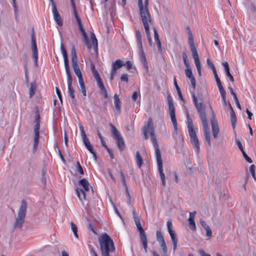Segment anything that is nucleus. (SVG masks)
<instances>
[{"instance_id": "nucleus-1", "label": "nucleus", "mask_w": 256, "mask_h": 256, "mask_svg": "<svg viewBox=\"0 0 256 256\" xmlns=\"http://www.w3.org/2000/svg\"><path fill=\"white\" fill-rule=\"evenodd\" d=\"M142 132L146 140H148V134H150L151 141L155 149L159 174L162 182V184L164 186L166 181L165 176L162 170V161L161 158L160 152L158 148V144L154 134V129L152 118H149L148 121L144 124L142 129Z\"/></svg>"}, {"instance_id": "nucleus-2", "label": "nucleus", "mask_w": 256, "mask_h": 256, "mask_svg": "<svg viewBox=\"0 0 256 256\" xmlns=\"http://www.w3.org/2000/svg\"><path fill=\"white\" fill-rule=\"evenodd\" d=\"M60 50L64 57V68L66 70V74L67 76L68 94L72 98V101H74L75 100V96L74 94V89L72 88V78L71 75L70 67L68 64V56L67 54V52L64 46V45L62 43L60 44Z\"/></svg>"}, {"instance_id": "nucleus-3", "label": "nucleus", "mask_w": 256, "mask_h": 256, "mask_svg": "<svg viewBox=\"0 0 256 256\" xmlns=\"http://www.w3.org/2000/svg\"><path fill=\"white\" fill-rule=\"evenodd\" d=\"M102 256H110V253L115 250L114 243L110 236L106 233L99 238Z\"/></svg>"}, {"instance_id": "nucleus-4", "label": "nucleus", "mask_w": 256, "mask_h": 256, "mask_svg": "<svg viewBox=\"0 0 256 256\" xmlns=\"http://www.w3.org/2000/svg\"><path fill=\"white\" fill-rule=\"evenodd\" d=\"M186 118L188 121V129L190 139V142L194 148H196V152L198 153L200 151L199 140L194 130L192 120L190 118L188 112L186 114Z\"/></svg>"}, {"instance_id": "nucleus-5", "label": "nucleus", "mask_w": 256, "mask_h": 256, "mask_svg": "<svg viewBox=\"0 0 256 256\" xmlns=\"http://www.w3.org/2000/svg\"><path fill=\"white\" fill-rule=\"evenodd\" d=\"M188 42L192 53V56L194 60V64L196 66L199 76L201 75V66L199 60V56L197 52L196 48L194 44L193 36L190 30L188 32Z\"/></svg>"}, {"instance_id": "nucleus-6", "label": "nucleus", "mask_w": 256, "mask_h": 256, "mask_svg": "<svg viewBox=\"0 0 256 256\" xmlns=\"http://www.w3.org/2000/svg\"><path fill=\"white\" fill-rule=\"evenodd\" d=\"M26 208L27 204L26 202L24 200H22L18 216L15 222V228H20L22 226L26 216Z\"/></svg>"}, {"instance_id": "nucleus-7", "label": "nucleus", "mask_w": 256, "mask_h": 256, "mask_svg": "<svg viewBox=\"0 0 256 256\" xmlns=\"http://www.w3.org/2000/svg\"><path fill=\"white\" fill-rule=\"evenodd\" d=\"M71 60L72 66L75 74L78 78L82 76V74L80 69L79 65L78 62V57L74 46H72L71 50Z\"/></svg>"}, {"instance_id": "nucleus-8", "label": "nucleus", "mask_w": 256, "mask_h": 256, "mask_svg": "<svg viewBox=\"0 0 256 256\" xmlns=\"http://www.w3.org/2000/svg\"><path fill=\"white\" fill-rule=\"evenodd\" d=\"M111 127V131L116 140V143L119 150L120 151L123 150L125 148V143L123 138L121 136L120 132L117 128L112 124H110Z\"/></svg>"}, {"instance_id": "nucleus-9", "label": "nucleus", "mask_w": 256, "mask_h": 256, "mask_svg": "<svg viewBox=\"0 0 256 256\" xmlns=\"http://www.w3.org/2000/svg\"><path fill=\"white\" fill-rule=\"evenodd\" d=\"M168 106L170 116L175 131L178 130L177 121L175 114V108L172 98L169 96L168 97Z\"/></svg>"}, {"instance_id": "nucleus-10", "label": "nucleus", "mask_w": 256, "mask_h": 256, "mask_svg": "<svg viewBox=\"0 0 256 256\" xmlns=\"http://www.w3.org/2000/svg\"><path fill=\"white\" fill-rule=\"evenodd\" d=\"M36 124L34 126V141L33 144V150L34 152H36L38 146L39 142V138H40V117L38 116L36 120Z\"/></svg>"}, {"instance_id": "nucleus-11", "label": "nucleus", "mask_w": 256, "mask_h": 256, "mask_svg": "<svg viewBox=\"0 0 256 256\" xmlns=\"http://www.w3.org/2000/svg\"><path fill=\"white\" fill-rule=\"evenodd\" d=\"M123 66L124 62L120 59H118L114 62H112L110 73V80H111L114 79V76L116 74L117 70L120 69Z\"/></svg>"}, {"instance_id": "nucleus-12", "label": "nucleus", "mask_w": 256, "mask_h": 256, "mask_svg": "<svg viewBox=\"0 0 256 256\" xmlns=\"http://www.w3.org/2000/svg\"><path fill=\"white\" fill-rule=\"evenodd\" d=\"M144 28L145 29L146 34V35L147 39L148 42V44L150 46H152V40L150 36V34L149 28V24H150L152 22L151 17L148 18H144L142 19Z\"/></svg>"}, {"instance_id": "nucleus-13", "label": "nucleus", "mask_w": 256, "mask_h": 256, "mask_svg": "<svg viewBox=\"0 0 256 256\" xmlns=\"http://www.w3.org/2000/svg\"><path fill=\"white\" fill-rule=\"evenodd\" d=\"M32 40V58L36 64L37 63L38 60V51L36 42V39L34 34L33 32L31 36Z\"/></svg>"}, {"instance_id": "nucleus-14", "label": "nucleus", "mask_w": 256, "mask_h": 256, "mask_svg": "<svg viewBox=\"0 0 256 256\" xmlns=\"http://www.w3.org/2000/svg\"><path fill=\"white\" fill-rule=\"evenodd\" d=\"M52 4V11L54 16V18L56 24L60 26H62L63 24V22L62 18L59 14L56 4H54L53 0H51Z\"/></svg>"}, {"instance_id": "nucleus-15", "label": "nucleus", "mask_w": 256, "mask_h": 256, "mask_svg": "<svg viewBox=\"0 0 256 256\" xmlns=\"http://www.w3.org/2000/svg\"><path fill=\"white\" fill-rule=\"evenodd\" d=\"M156 240L158 242L164 254L167 252V247L164 241L163 235L160 230H157L156 232Z\"/></svg>"}, {"instance_id": "nucleus-16", "label": "nucleus", "mask_w": 256, "mask_h": 256, "mask_svg": "<svg viewBox=\"0 0 256 256\" xmlns=\"http://www.w3.org/2000/svg\"><path fill=\"white\" fill-rule=\"evenodd\" d=\"M204 128V134L208 144H210V130L208 126L207 119L201 120Z\"/></svg>"}, {"instance_id": "nucleus-17", "label": "nucleus", "mask_w": 256, "mask_h": 256, "mask_svg": "<svg viewBox=\"0 0 256 256\" xmlns=\"http://www.w3.org/2000/svg\"><path fill=\"white\" fill-rule=\"evenodd\" d=\"M138 5L140 8L141 20L151 17L148 8L144 7L142 0H138Z\"/></svg>"}, {"instance_id": "nucleus-18", "label": "nucleus", "mask_w": 256, "mask_h": 256, "mask_svg": "<svg viewBox=\"0 0 256 256\" xmlns=\"http://www.w3.org/2000/svg\"><path fill=\"white\" fill-rule=\"evenodd\" d=\"M210 122L212 128V136L214 138H216L218 137L220 132V129L218 124L217 120L214 118H213L211 119Z\"/></svg>"}, {"instance_id": "nucleus-19", "label": "nucleus", "mask_w": 256, "mask_h": 256, "mask_svg": "<svg viewBox=\"0 0 256 256\" xmlns=\"http://www.w3.org/2000/svg\"><path fill=\"white\" fill-rule=\"evenodd\" d=\"M132 216L135 224L137 228L140 232V234L145 233L143 228L141 226L140 218L138 216V214L135 210L132 211Z\"/></svg>"}, {"instance_id": "nucleus-20", "label": "nucleus", "mask_w": 256, "mask_h": 256, "mask_svg": "<svg viewBox=\"0 0 256 256\" xmlns=\"http://www.w3.org/2000/svg\"><path fill=\"white\" fill-rule=\"evenodd\" d=\"M114 98L115 106V108L114 110V112L116 115H118L120 114L121 110V103L119 98V96L116 94L114 95Z\"/></svg>"}, {"instance_id": "nucleus-21", "label": "nucleus", "mask_w": 256, "mask_h": 256, "mask_svg": "<svg viewBox=\"0 0 256 256\" xmlns=\"http://www.w3.org/2000/svg\"><path fill=\"white\" fill-rule=\"evenodd\" d=\"M78 28L82 36L84 42L86 45L88 49L91 48L92 46L90 43L86 33L83 28L82 24L78 25Z\"/></svg>"}, {"instance_id": "nucleus-22", "label": "nucleus", "mask_w": 256, "mask_h": 256, "mask_svg": "<svg viewBox=\"0 0 256 256\" xmlns=\"http://www.w3.org/2000/svg\"><path fill=\"white\" fill-rule=\"evenodd\" d=\"M78 28L82 36L84 42L86 45L88 49L91 48L92 46L90 43L86 33L83 28L82 24L78 25Z\"/></svg>"}, {"instance_id": "nucleus-23", "label": "nucleus", "mask_w": 256, "mask_h": 256, "mask_svg": "<svg viewBox=\"0 0 256 256\" xmlns=\"http://www.w3.org/2000/svg\"><path fill=\"white\" fill-rule=\"evenodd\" d=\"M138 56L140 60V62L143 64L144 66L148 68V62H146V55L143 49L142 46L140 47H138Z\"/></svg>"}, {"instance_id": "nucleus-24", "label": "nucleus", "mask_w": 256, "mask_h": 256, "mask_svg": "<svg viewBox=\"0 0 256 256\" xmlns=\"http://www.w3.org/2000/svg\"><path fill=\"white\" fill-rule=\"evenodd\" d=\"M196 107L198 110V112L200 114V118L201 120L206 119L204 106L202 102H200L198 104H196Z\"/></svg>"}, {"instance_id": "nucleus-25", "label": "nucleus", "mask_w": 256, "mask_h": 256, "mask_svg": "<svg viewBox=\"0 0 256 256\" xmlns=\"http://www.w3.org/2000/svg\"><path fill=\"white\" fill-rule=\"evenodd\" d=\"M185 74L186 76L190 78L193 88H195L196 85V80L192 74L190 66L188 68H186L185 70Z\"/></svg>"}, {"instance_id": "nucleus-26", "label": "nucleus", "mask_w": 256, "mask_h": 256, "mask_svg": "<svg viewBox=\"0 0 256 256\" xmlns=\"http://www.w3.org/2000/svg\"><path fill=\"white\" fill-rule=\"evenodd\" d=\"M83 142L86 148L89 150V152L92 154L94 158L96 159L97 156L96 154V152L93 148L92 145L90 144L88 139V138H86L83 139Z\"/></svg>"}, {"instance_id": "nucleus-27", "label": "nucleus", "mask_w": 256, "mask_h": 256, "mask_svg": "<svg viewBox=\"0 0 256 256\" xmlns=\"http://www.w3.org/2000/svg\"><path fill=\"white\" fill-rule=\"evenodd\" d=\"M213 72H214V78H215L220 92V94H222V95H224V94L225 93V90L222 86L221 81H220V78H218V76L216 72V70H215V71H213Z\"/></svg>"}, {"instance_id": "nucleus-28", "label": "nucleus", "mask_w": 256, "mask_h": 256, "mask_svg": "<svg viewBox=\"0 0 256 256\" xmlns=\"http://www.w3.org/2000/svg\"><path fill=\"white\" fill-rule=\"evenodd\" d=\"M154 40L157 45L158 50L160 52H162V44L159 38L158 34L157 31V30L156 28H154Z\"/></svg>"}, {"instance_id": "nucleus-29", "label": "nucleus", "mask_w": 256, "mask_h": 256, "mask_svg": "<svg viewBox=\"0 0 256 256\" xmlns=\"http://www.w3.org/2000/svg\"><path fill=\"white\" fill-rule=\"evenodd\" d=\"M196 214V212L195 211L192 212H190V217L188 219L189 224L191 226L192 230H195L196 228V226L194 220Z\"/></svg>"}, {"instance_id": "nucleus-30", "label": "nucleus", "mask_w": 256, "mask_h": 256, "mask_svg": "<svg viewBox=\"0 0 256 256\" xmlns=\"http://www.w3.org/2000/svg\"><path fill=\"white\" fill-rule=\"evenodd\" d=\"M136 166L140 168L144 164L143 159L139 151H136Z\"/></svg>"}, {"instance_id": "nucleus-31", "label": "nucleus", "mask_w": 256, "mask_h": 256, "mask_svg": "<svg viewBox=\"0 0 256 256\" xmlns=\"http://www.w3.org/2000/svg\"><path fill=\"white\" fill-rule=\"evenodd\" d=\"M140 238L143 245V247L144 250V252H147V248H148V243H147V238L145 233L140 234Z\"/></svg>"}, {"instance_id": "nucleus-32", "label": "nucleus", "mask_w": 256, "mask_h": 256, "mask_svg": "<svg viewBox=\"0 0 256 256\" xmlns=\"http://www.w3.org/2000/svg\"><path fill=\"white\" fill-rule=\"evenodd\" d=\"M77 196L78 197L79 199L80 200H85L86 198V195L85 193V190H82L80 188H76V190Z\"/></svg>"}, {"instance_id": "nucleus-33", "label": "nucleus", "mask_w": 256, "mask_h": 256, "mask_svg": "<svg viewBox=\"0 0 256 256\" xmlns=\"http://www.w3.org/2000/svg\"><path fill=\"white\" fill-rule=\"evenodd\" d=\"M79 184L83 187L84 190L86 192L89 191L90 190V184L88 181L85 179L82 178L79 182Z\"/></svg>"}, {"instance_id": "nucleus-34", "label": "nucleus", "mask_w": 256, "mask_h": 256, "mask_svg": "<svg viewBox=\"0 0 256 256\" xmlns=\"http://www.w3.org/2000/svg\"><path fill=\"white\" fill-rule=\"evenodd\" d=\"M136 37L137 42V46L140 47L142 46V35L141 32L139 30H136Z\"/></svg>"}, {"instance_id": "nucleus-35", "label": "nucleus", "mask_w": 256, "mask_h": 256, "mask_svg": "<svg viewBox=\"0 0 256 256\" xmlns=\"http://www.w3.org/2000/svg\"><path fill=\"white\" fill-rule=\"evenodd\" d=\"M228 90H229L231 94L233 96L234 98V100L236 104L237 105L238 107L240 109H241V106H240V104L238 100V98H237L236 94L234 92V90H233L232 88H231V87H228Z\"/></svg>"}, {"instance_id": "nucleus-36", "label": "nucleus", "mask_w": 256, "mask_h": 256, "mask_svg": "<svg viewBox=\"0 0 256 256\" xmlns=\"http://www.w3.org/2000/svg\"><path fill=\"white\" fill-rule=\"evenodd\" d=\"M182 59H183V61H184V64L185 65V66H186V68H188L190 66V64L189 63V62H188V56H187V54L186 52L184 51L182 53Z\"/></svg>"}, {"instance_id": "nucleus-37", "label": "nucleus", "mask_w": 256, "mask_h": 256, "mask_svg": "<svg viewBox=\"0 0 256 256\" xmlns=\"http://www.w3.org/2000/svg\"><path fill=\"white\" fill-rule=\"evenodd\" d=\"M71 229L74 232V236L76 238H78V228L77 226L73 222H70Z\"/></svg>"}, {"instance_id": "nucleus-38", "label": "nucleus", "mask_w": 256, "mask_h": 256, "mask_svg": "<svg viewBox=\"0 0 256 256\" xmlns=\"http://www.w3.org/2000/svg\"><path fill=\"white\" fill-rule=\"evenodd\" d=\"M228 106H230V110H232V114H234L233 121L232 120V127L234 128L235 122H236V116L234 112V110H233V108H232V105H231V104H230V102H228Z\"/></svg>"}, {"instance_id": "nucleus-39", "label": "nucleus", "mask_w": 256, "mask_h": 256, "mask_svg": "<svg viewBox=\"0 0 256 256\" xmlns=\"http://www.w3.org/2000/svg\"><path fill=\"white\" fill-rule=\"evenodd\" d=\"M76 169L77 172H78L80 175H84V172L79 162H76Z\"/></svg>"}, {"instance_id": "nucleus-40", "label": "nucleus", "mask_w": 256, "mask_h": 256, "mask_svg": "<svg viewBox=\"0 0 256 256\" xmlns=\"http://www.w3.org/2000/svg\"><path fill=\"white\" fill-rule=\"evenodd\" d=\"M170 232L168 233L170 235L172 242V243L173 242H178V238L176 236L174 230V231L170 230Z\"/></svg>"}, {"instance_id": "nucleus-41", "label": "nucleus", "mask_w": 256, "mask_h": 256, "mask_svg": "<svg viewBox=\"0 0 256 256\" xmlns=\"http://www.w3.org/2000/svg\"><path fill=\"white\" fill-rule=\"evenodd\" d=\"M125 66L127 70H130L132 68V64L130 60H127L126 62H124V66Z\"/></svg>"}, {"instance_id": "nucleus-42", "label": "nucleus", "mask_w": 256, "mask_h": 256, "mask_svg": "<svg viewBox=\"0 0 256 256\" xmlns=\"http://www.w3.org/2000/svg\"><path fill=\"white\" fill-rule=\"evenodd\" d=\"M90 38H91L92 42V43L94 46H96V47H97L98 46L97 39H96L94 34L93 32L91 33Z\"/></svg>"}, {"instance_id": "nucleus-43", "label": "nucleus", "mask_w": 256, "mask_h": 256, "mask_svg": "<svg viewBox=\"0 0 256 256\" xmlns=\"http://www.w3.org/2000/svg\"><path fill=\"white\" fill-rule=\"evenodd\" d=\"M92 72L94 76V77L96 80L101 78L99 76L98 72V71L95 69L94 67L93 66L92 68Z\"/></svg>"}, {"instance_id": "nucleus-44", "label": "nucleus", "mask_w": 256, "mask_h": 256, "mask_svg": "<svg viewBox=\"0 0 256 256\" xmlns=\"http://www.w3.org/2000/svg\"><path fill=\"white\" fill-rule=\"evenodd\" d=\"M36 90V86L34 84H31L30 90V96H32L34 94Z\"/></svg>"}, {"instance_id": "nucleus-45", "label": "nucleus", "mask_w": 256, "mask_h": 256, "mask_svg": "<svg viewBox=\"0 0 256 256\" xmlns=\"http://www.w3.org/2000/svg\"><path fill=\"white\" fill-rule=\"evenodd\" d=\"M120 177H121V179H122V184H124V186H126V189H128L127 188L126 182V180L124 174L123 173V172L122 171L120 172Z\"/></svg>"}, {"instance_id": "nucleus-46", "label": "nucleus", "mask_w": 256, "mask_h": 256, "mask_svg": "<svg viewBox=\"0 0 256 256\" xmlns=\"http://www.w3.org/2000/svg\"><path fill=\"white\" fill-rule=\"evenodd\" d=\"M120 80L122 82H128V75L126 74H122L120 76Z\"/></svg>"}, {"instance_id": "nucleus-47", "label": "nucleus", "mask_w": 256, "mask_h": 256, "mask_svg": "<svg viewBox=\"0 0 256 256\" xmlns=\"http://www.w3.org/2000/svg\"><path fill=\"white\" fill-rule=\"evenodd\" d=\"M206 62L208 65L212 70L215 71V70H216V68L213 63L210 60L209 58L207 59Z\"/></svg>"}, {"instance_id": "nucleus-48", "label": "nucleus", "mask_w": 256, "mask_h": 256, "mask_svg": "<svg viewBox=\"0 0 256 256\" xmlns=\"http://www.w3.org/2000/svg\"><path fill=\"white\" fill-rule=\"evenodd\" d=\"M96 81V82H97V84H98V87L99 88L102 90L103 88H105L102 82V79L100 78Z\"/></svg>"}, {"instance_id": "nucleus-49", "label": "nucleus", "mask_w": 256, "mask_h": 256, "mask_svg": "<svg viewBox=\"0 0 256 256\" xmlns=\"http://www.w3.org/2000/svg\"><path fill=\"white\" fill-rule=\"evenodd\" d=\"M140 92H138L137 91H134L133 92L132 95V100L136 101L138 96H140Z\"/></svg>"}, {"instance_id": "nucleus-50", "label": "nucleus", "mask_w": 256, "mask_h": 256, "mask_svg": "<svg viewBox=\"0 0 256 256\" xmlns=\"http://www.w3.org/2000/svg\"><path fill=\"white\" fill-rule=\"evenodd\" d=\"M242 152L243 154V156L248 162L252 163V160L246 154L244 150L242 151Z\"/></svg>"}, {"instance_id": "nucleus-51", "label": "nucleus", "mask_w": 256, "mask_h": 256, "mask_svg": "<svg viewBox=\"0 0 256 256\" xmlns=\"http://www.w3.org/2000/svg\"><path fill=\"white\" fill-rule=\"evenodd\" d=\"M74 18L78 24V26L80 25V24H82V21H81V20H80V16H78L77 12H76L74 13Z\"/></svg>"}, {"instance_id": "nucleus-52", "label": "nucleus", "mask_w": 256, "mask_h": 256, "mask_svg": "<svg viewBox=\"0 0 256 256\" xmlns=\"http://www.w3.org/2000/svg\"><path fill=\"white\" fill-rule=\"evenodd\" d=\"M80 132H81V134H82V140L86 138H87L86 136V134H85V132L84 131V127L82 126H80Z\"/></svg>"}, {"instance_id": "nucleus-53", "label": "nucleus", "mask_w": 256, "mask_h": 256, "mask_svg": "<svg viewBox=\"0 0 256 256\" xmlns=\"http://www.w3.org/2000/svg\"><path fill=\"white\" fill-rule=\"evenodd\" d=\"M236 142L240 150H241V152H242V151H244V150L241 142L238 140H236Z\"/></svg>"}, {"instance_id": "nucleus-54", "label": "nucleus", "mask_w": 256, "mask_h": 256, "mask_svg": "<svg viewBox=\"0 0 256 256\" xmlns=\"http://www.w3.org/2000/svg\"><path fill=\"white\" fill-rule=\"evenodd\" d=\"M166 225H167L168 230V232H170V230L174 231V230L172 228V222L170 220H168L167 222Z\"/></svg>"}, {"instance_id": "nucleus-55", "label": "nucleus", "mask_w": 256, "mask_h": 256, "mask_svg": "<svg viewBox=\"0 0 256 256\" xmlns=\"http://www.w3.org/2000/svg\"><path fill=\"white\" fill-rule=\"evenodd\" d=\"M222 66L224 68L226 72L230 71L229 65L227 62H222Z\"/></svg>"}, {"instance_id": "nucleus-56", "label": "nucleus", "mask_w": 256, "mask_h": 256, "mask_svg": "<svg viewBox=\"0 0 256 256\" xmlns=\"http://www.w3.org/2000/svg\"><path fill=\"white\" fill-rule=\"evenodd\" d=\"M56 93L58 97L59 100L62 102V96L61 94V92L59 88L57 87L56 88Z\"/></svg>"}, {"instance_id": "nucleus-57", "label": "nucleus", "mask_w": 256, "mask_h": 256, "mask_svg": "<svg viewBox=\"0 0 256 256\" xmlns=\"http://www.w3.org/2000/svg\"><path fill=\"white\" fill-rule=\"evenodd\" d=\"M206 236L209 238H211L212 236V232L210 228H208V227H206Z\"/></svg>"}, {"instance_id": "nucleus-58", "label": "nucleus", "mask_w": 256, "mask_h": 256, "mask_svg": "<svg viewBox=\"0 0 256 256\" xmlns=\"http://www.w3.org/2000/svg\"><path fill=\"white\" fill-rule=\"evenodd\" d=\"M80 91H81L82 93V95L84 96H86V92L85 86L84 85L81 86H80Z\"/></svg>"}, {"instance_id": "nucleus-59", "label": "nucleus", "mask_w": 256, "mask_h": 256, "mask_svg": "<svg viewBox=\"0 0 256 256\" xmlns=\"http://www.w3.org/2000/svg\"><path fill=\"white\" fill-rule=\"evenodd\" d=\"M226 75L227 76H228L230 78V80L232 82H234V77L230 73V71H228V72H226Z\"/></svg>"}, {"instance_id": "nucleus-60", "label": "nucleus", "mask_w": 256, "mask_h": 256, "mask_svg": "<svg viewBox=\"0 0 256 256\" xmlns=\"http://www.w3.org/2000/svg\"><path fill=\"white\" fill-rule=\"evenodd\" d=\"M70 3H71V5L72 6V9H73L74 13L76 12H77L74 0H71Z\"/></svg>"}, {"instance_id": "nucleus-61", "label": "nucleus", "mask_w": 256, "mask_h": 256, "mask_svg": "<svg viewBox=\"0 0 256 256\" xmlns=\"http://www.w3.org/2000/svg\"><path fill=\"white\" fill-rule=\"evenodd\" d=\"M102 92V94L104 97V98H108V94L107 92V91L106 89V88H103L102 90H100Z\"/></svg>"}, {"instance_id": "nucleus-62", "label": "nucleus", "mask_w": 256, "mask_h": 256, "mask_svg": "<svg viewBox=\"0 0 256 256\" xmlns=\"http://www.w3.org/2000/svg\"><path fill=\"white\" fill-rule=\"evenodd\" d=\"M106 150L109 154L110 158L113 159L114 156L112 150L109 148H107Z\"/></svg>"}, {"instance_id": "nucleus-63", "label": "nucleus", "mask_w": 256, "mask_h": 256, "mask_svg": "<svg viewBox=\"0 0 256 256\" xmlns=\"http://www.w3.org/2000/svg\"><path fill=\"white\" fill-rule=\"evenodd\" d=\"M108 174H109L110 176V178H112V180L114 182H115L116 178H114V176H113L112 170L110 169H108Z\"/></svg>"}, {"instance_id": "nucleus-64", "label": "nucleus", "mask_w": 256, "mask_h": 256, "mask_svg": "<svg viewBox=\"0 0 256 256\" xmlns=\"http://www.w3.org/2000/svg\"><path fill=\"white\" fill-rule=\"evenodd\" d=\"M200 254L201 256H211L210 254L206 253L203 250H200Z\"/></svg>"}]
</instances>
